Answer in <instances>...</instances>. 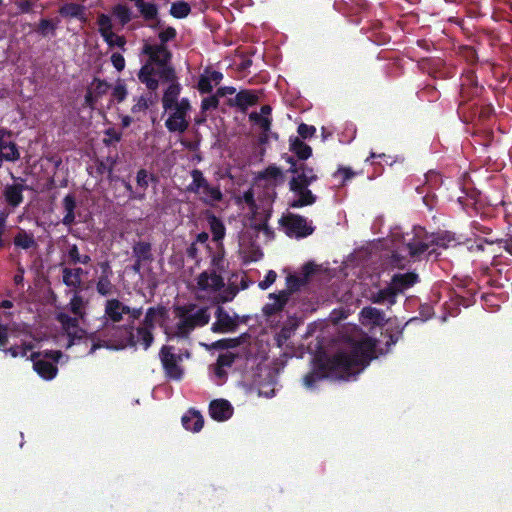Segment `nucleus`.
Here are the masks:
<instances>
[{"instance_id": "obj_1", "label": "nucleus", "mask_w": 512, "mask_h": 512, "mask_svg": "<svg viewBox=\"0 0 512 512\" xmlns=\"http://www.w3.org/2000/svg\"><path fill=\"white\" fill-rule=\"evenodd\" d=\"M375 342L365 338L356 342L349 351H338L331 356H317L312 361L310 372L302 377V385L315 390L317 383L325 379L348 380L359 373L373 358Z\"/></svg>"}, {"instance_id": "obj_2", "label": "nucleus", "mask_w": 512, "mask_h": 512, "mask_svg": "<svg viewBox=\"0 0 512 512\" xmlns=\"http://www.w3.org/2000/svg\"><path fill=\"white\" fill-rule=\"evenodd\" d=\"M177 32L172 26H167L158 32L157 44L146 42L142 46L141 54L147 57L146 62L138 71V80L140 83L145 84L149 88H155L156 82L150 77L154 74V67L173 66L170 62L173 59V53L167 47L169 41L176 39Z\"/></svg>"}, {"instance_id": "obj_3", "label": "nucleus", "mask_w": 512, "mask_h": 512, "mask_svg": "<svg viewBox=\"0 0 512 512\" xmlns=\"http://www.w3.org/2000/svg\"><path fill=\"white\" fill-rule=\"evenodd\" d=\"M99 332L101 337L108 338V341H103L105 343L104 346L107 348L126 349L134 348L137 345L135 325L132 322L124 325L103 322L102 329ZM101 347H103V344L92 343L89 354H93L94 351Z\"/></svg>"}, {"instance_id": "obj_4", "label": "nucleus", "mask_w": 512, "mask_h": 512, "mask_svg": "<svg viewBox=\"0 0 512 512\" xmlns=\"http://www.w3.org/2000/svg\"><path fill=\"white\" fill-rule=\"evenodd\" d=\"M432 245L445 248V237L429 235L424 228H414L412 233L403 236V251L414 262L421 260L426 253H434V250H429Z\"/></svg>"}, {"instance_id": "obj_5", "label": "nucleus", "mask_w": 512, "mask_h": 512, "mask_svg": "<svg viewBox=\"0 0 512 512\" xmlns=\"http://www.w3.org/2000/svg\"><path fill=\"white\" fill-rule=\"evenodd\" d=\"M174 313L178 319L176 334L182 338L187 337L196 328L204 327L211 320L208 307L204 306L197 309V305L193 303L175 305Z\"/></svg>"}, {"instance_id": "obj_6", "label": "nucleus", "mask_w": 512, "mask_h": 512, "mask_svg": "<svg viewBox=\"0 0 512 512\" xmlns=\"http://www.w3.org/2000/svg\"><path fill=\"white\" fill-rule=\"evenodd\" d=\"M156 82L155 88H149L148 91L156 92L159 86V81L168 83V86L163 94L162 104L165 111L172 110L176 105L181 91V86L178 82L177 74L174 66H156L154 67V74L150 76Z\"/></svg>"}, {"instance_id": "obj_7", "label": "nucleus", "mask_w": 512, "mask_h": 512, "mask_svg": "<svg viewBox=\"0 0 512 512\" xmlns=\"http://www.w3.org/2000/svg\"><path fill=\"white\" fill-rule=\"evenodd\" d=\"M191 177L192 182L186 187V190L200 196L202 203L214 206L223 200L221 188L209 184L201 169L194 168L191 171Z\"/></svg>"}, {"instance_id": "obj_8", "label": "nucleus", "mask_w": 512, "mask_h": 512, "mask_svg": "<svg viewBox=\"0 0 512 512\" xmlns=\"http://www.w3.org/2000/svg\"><path fill=\"white\" fill-rule=\"evenodd\" d=\"M174 350L173 346L164 345L159 350V360L163 366L166 378L180 381L184 377V368L180 364L183 361V356L175 354Z\"/></svg>"}, {"instance_id": "obj_9", "label": "nucleus", "mask_w": 512, "mask_h": 512, "mask_svg": "<svg viewBox=\"0 0 512 512\" xmlns=\"http://www.w3.org/2000/svg\"><path fill=\"white\" fill-rule=\"evenodd\" d=\"M279 224L288 237H308L315 231V228L305 217L294 213L283 215Z\"/></svg>"}, {"instance_id": "obj_10", "label": "nucleus", "mask_w": 512, "mask_h": 512, "mask_svg": "<svg viewBox=\"0 0 512 512\" xmlns=\"http://www.w3.org/2000/svg\"><path fill=\"white\" fill-rule=\"evenodd\" d=\"M216 321L213 322L211 330L214 333L234 332L239 327L240 316L238 313L230 315L222 305H217L214 313Z\"/></svg>"}, {"instance_id": "obj_11", "label": "nucleus", "mask_w": 512, "mask_h": 512, "mask_svg": "<svg viewBox=\"0 0 512 512\" xmlns=\"http://www.w3.org/2000/svg\"><path fill=\"white\" fill-rule=\"evenodd\" d=\"M310 185H303L297 182V180L289 181V189L291 192L296 194L297 198L289 202L290 208H302L305 206L313 205L317 201V196L312 194L308 188Z\"/></svg>"}, {"instance_id": "obj_12", "label": "nucleus", "mask_w": 512, "mask_h": 512, "mask_svg": "<svg viewBox=\"0 0 512 512\" xmlns=\"http://www.w3.org/2000/svg\"><path fill=\"white\" fill-rule=\"evenodd\" d=\"M197 289L206 292H218L224 289L225 283L222 273L204 270L196 278Z\"/></svg>"}, {"instance_id": "obj_13", "label": "nucleus", "mask_w": 512, "mask_h": 512, "mask_svg": "<svg viewBox=\"0 0 512 512\" xmlns=\"http://www.w3.org/2000/svg\"><path fill=\"white\" fill-rule=\"evenodd\" d=\"M287 161L290 164L288 172L294 175L290 180H297L298 183L303 185H311L317 181L318 176L312 167H309L305 163L298 164L297 160L291 156H288Z\"/></svg>"}, {"instance_id": "obj_14", "label": "nucleus", "mask_w": 512, "mask_h": 512, "mask_svg": "<svg viewBox=\"0 0 512 512\" xmlns=\"http://www.w3.org/2000/svg\"><path fill=\"white\" fill-rule=\"evenodd\" d=\"M26 186L23 183L6 184L3 187L2 197L6 205V210L15 211L24 201V191Z\"/></svg>"}, {"instance_id": "obj_15", "label": "nucleus", "mask_w": 512, "mask_h": 512, "mask_svg": "<svg viewBox=\"0 0 512 512\" xmlns=\"http://www.w3.org/2000/svg\"><path fill=\"white\" fill-rule=\"evenodd\" d=\"M126 312H128V305L117 298H111L105 303L103 318H105V323H119Z\"/></svg>"}, {"instance_id": "obj_16", "label": "nucleus", "mask_w": 512, "mask_h": 512, "mask_svg": "<svg viewBox=\"0 0 512 512\" xmlns=\"http://www.w3.org/2000/svg\"><path fill=\"white\" fill-rule=\"evenodd\" d=\"M418 281V274L414 271H408L405 273H395L388 285L393 288L397 295H400L405 290L411 289Z\"/></svg>"}, {"instance_id": "obj_17", "label": "nucleus", "mask_w": 512, "mask_h": 512, "mask_svg": "<svg viewBox=\"0 0 512 512\" xmlns=\"http://www.w3.org/2000/svg\"><path fill=\"white\" fill-rule=\"evenodd\" d=\"M210 416L218 422L229 420L233 415V406L223 398L214 399L208 406Z\"/></svg>"}, {"instance_id": "obj_18", "label": "nucleus", "mask_w": 512, "mask_h": 512, "mask_svg": "<svg viewBox=\"0 0 512 512\" xmlns=\"http://www.w3.org/2000/svg\"><path fill=\"white\" fill-rule=\"evenodd\" d=\"M173 113L165 121V127L170 133H184L188 126L187 113L173 109Z\"/></svg>"}, {"instance_id": "obj_19", "label": "nucleus", "mask_w": 512, "mask_h": 512, "mask_svg": "<svg viewBox=\"0 0 512 512\" xmlns=\"http://www.w3.org/2000/svg\"><path fill=\"white\" fill-rule=\"evenodd\" d=\"M397 296L393 288L387 285L384 288L370 291L368 299L377 305H393L396 303Z\"/></svg>"}, {"instance_id": "obj_20", "label": "nucleus", "mask_w": 512, "mask_h": 512, "mask_svg": "<svg viewBox=\"0 0 512 512\" xmlns=\"http://www.w3.org/2000/svg\"><path fill=\"white\" fill-rule=\"evenodd\" d=\"M62 272V283L72 290H80L82 286V276L85 271L80 268L64 267Z\"/></svg>"}, {"instance_id": "obj_21", "label": "nucleus", "mask_w": 512, "mask_h": 512, "mask_svg": "<svg viewBox=\"0 0 512 512\" xmlns=\"http://www.w3.org/2000/svg\"><path fill=\"white\" fill-rule=\"evenodd\" d=\"M59 14L63 18L77 19L81 23L87 22V15L85 14V6L78 3H64L59 7Z\"/></svg>"}, {"instance_id": "obj_22", "label": "nucleus", "mask_w": 512, "mask_h": 512, "mask_svg": "<svg viewBox=\"0 0 512 512\" xmlns=\"http://www.w3.org/2000/svg\"><path fill=\"white\" fill-rule=\"evenodd\" d=\"M182 424L187 431L197 433L202 430L204 419L200 412L190 409L182 417Z\"/></svg>"}, {"instance_id": "obj_23", "label": "nucleus", "mask_w": 512, "mask_h": 512, "mask_svg": "<svg viewBox=\"0 0 512 512\" xmlns=\"http://www.w3.org/2000/svg\"><path fill=\"white\" fill-rule=\"evenodd\" d=\"M274 301L263 305L262 313L267 317H271L279 313L285 305L288 303V293H279L278 295L271 293L269 295Z\"/></svg>"}, {"instance_id": "obj_24", "label": "nucleus", "mask_w": 512, "mask_h": 512, "mask_svg": "<svg viewBox=\"0 0 512 512\" xmlns=\"http://www.w3.org/2000/svg\"><path fill=\"white\" fill-rule=\"evenodd\" d=\"M62 208L64 216L62 218V224L67 227H71L75 223V209L77 208V200L74 194H68L64 196L62 200Z\"/></svg>"}, {"instance_id": "obj_25", "label": "nucleus", "mask_w": 512, "mask_h": 512, "mask_svg": "<svg viewBox=\"0 0 512 512\" xmlns=\"http://www.w3.org/2000/svg\"><path fill=\"white\" fill-rule=\"evenodd\" d=\"M13 245L15 246V248L22 249L25 251L31 249L35 250L37 248V243L33 233L28 232L24 229H20L17 231V233L13 237Z\"/></svg>"}, {"instance_id": "obj_26", "label": "nucleus", "mask_w": 512, "mask_h": 512, "mask_svg": "<svg viewBox=\"0 0 512 512\" xmlns=\"http://www.w3.org/2000/svg\"><path fill=\"white\" fill-rule=\"evenodd\" d=\"M34 371L38 372V374L44 380H52L57 373V367L55 363H52L46 359H36L33 362Z\"/></svg>"}, {"instance_id": "obj_27", "label": "nucleus", "mask_w": 512, "mask_h": 512, "mask_svg": "<svg viewBox=\"0 0 512 512\" xmlns=\"http://www.w3.org/2000/svg\"><path fill=\"white\" fill-rule=\"evenodd\" d=\"M60 19L59 18H42L39 23L36 24L34 29L35 33L46 38L55 36L56 30L59 27Z\"/></svg>"}, {"instance_id": "obj_28", "label": "nucleus", "mask_w": 512, "mask_h": 512, "mask_svg": "<svg viewBox=\"0 0 512 512\" xmlns=\"http://www.w3.org/2000/svg\"><path fill=\"white\" fill-rule=\"evenodd\" d=\"M208 227H210L213 241L214 242H222L225 237L226 228L224 226L223 221L215 216L213 213H210L206 217Z\"/></svg>"}, {"instance_id": "obj_29", "label": "nucleus", "mask_w": 512, "mask_h": 512, "mask_svg": "<svg viewBox=\"0 0 512 512\" xmlns=\"http://www.w3.org/2000/svg\"><path fill=\"white\" fill-rule=\"evenodd\" d=\"M290 151L296 154L299 161H306L312 154L311 147L299 137L290 138Z\"/></svg>"}, {"instance_id": "obj_30", "label": "nucleus", "mask_w": 512, "mask_h": 512, "mask_svg": "<svg viewBox=\"0 0 512 512\" xmlns=\"http://www.w3.org/2000/svg\"><path fill=\"white\" fill-rule=\"evenodd\" d=\"M157 176L153 173H149L146 168H140L136 174V184L138 192H142L146 195L147 189L150 183H157Z\"/></svg>"}, {"instance_id": "obj_31", "label": "nucleus", "mask_w": 512, "mask_h": 512, "mask_svg": "<svg viewBox=\"0 0 512 512\" xmlns=\"http://www.w3.org/2000/svg\"><path fill=\"white\" fill-rule=\"evenodd\" d=\"M259 98L249 90H242L236 93L234 99V105L237 106L242 111H245L247 108L253 106Z\"/></svg>"}, {"instance_id": "obj_32", "label": "nucleus", "mask_w": 512, "mask_h": 512, "mask_svg": "<svg viewBox=\"0 0 512 512\" xmlns=\"http://www.w3.org/2000/svg\"><path fill=\"white\" fill-rule=\"evenodd\" d=\"M132 255H134L137 260L152 262L153 253L151 252V244L145 241H138L132 246Z\"/></svg>"}, {"instance_id": "obj_33", "label": "nucleus", "mask_w": 512, "mask_h": 512, "mask_svg": "<svg viewBox=\"0 0 512 512\" xmlns=\"http://www.w3.org/2000/svg\"><path fill=\"white\" fill-rule=\"evenodd\" d=\"M136 7L138 8L140 15L142 16V18H144L146 22L153 21L158 16V6L154 3H148L143 0H138Z\"/></svg>"}, {"instance_id": "obj_34", "label": "nucleus", "mask_w": 512, "mask_h": 512, "mask_svg": "<svg viewBox=\"0 0 512 512\" xmlns=\"http://www.w3.org/2000/svg\"><path fill=\"white\" fill-rule=\"evenodd\" d=\"M97 25L99 27L98 31L105 42H109L112 33V22L111 18L108 14H100L97 17Z\"/></svg>"}, {"instance_id": "obj_35", "label": "nucleus", "mask_w": 512, "mask_h": 512, "mask_svg": "<svg viewBox=\"0 0 512 512\" xmlns=\"http://www.w3.org/2000/svg\"><path fill=\"white\" fill-rule=\"evenodd\" d=\"M118 163V155H108L104 160H98L97 172L102 175L108 173L109 179H111L113 171L115 170Z\"/></svg>"}, {"instance_id": "obj_36", "label": "nucleus", "mask_w": 512, "mask_h": 512, "mask_svg": "<svg viewBox=\"0 0 512 512\" xmlns=\"http://www.w3.org/2000/svg\"><path fill=\"white\" fill-rule=\"evenodd\" d=\"M153 330V328L145 326H139L137 329H135L137 333V343H140L142 348L145 350L149 349L154 342Z\"/></svg>"}, {"instance_id": "obj_37", "label": "nucleus", "mask_w": 512, "mask_h": 512, "mask_svg": "<svg viewBox=\"0 0 512 512\" xmlns=\"http://www.w3.org/2000/svg\"><path fill=\"white\" fill-rule=\"evenodd\" d=\"M229 267V262L224 258L223 244H220V250L212 254L211 270L218 273H223Z\"/></svg>"}, {"instance_id": "obj_38", "label": "nucleus", "mask_w": 512, "mask_h": 512, "mask_svg": "<svg viewBox=\"0 0 512 512\" xmlns=\"http://www.w3.org/2000/svg\"><path fill=\"white\" fill-rule=\"evenodd\" d=\"M165 313H166L165 307L162 305H158L157 307H149L146 311L144 320H142L141 326L155 329L156 317L164 316Z\"/></svg>"}, {"instance_id": "obj_39", "label": "nucleus", "mask_w": 512, "mask_h": 512, "mask_svg": "<svg viewBox=\"0 0 512 512\" xmlns=\"http://www.w3.org/2000/svg\"><path fill=\"white\" fill-rule=\"evenodd\" d=\"M238 292L239 289L236 288L235 286L223 288L221 291H218V293L213 297V304L222 305L231 302Z\"/></svg>"}, {"instance_id": "obj_40", "label": "nucleus", "mask_w": 512, "mask_h": 512, "mask_svg": "<svg viewBox=\"0 0 512 512\" xmlns=\"http://www.w3.org/2000/svg\"><path fill=\"white\" fill-rule=\"evenodd\" d=\"M72 291H73V296L70 299L69 310L75 316H77L79 318H83V316L85 314L83 297L80 295V290H72Z\"/></svg>"}, {"instance_id": "obj_41", "label": "nucleus", "mask_w": 512, "mask_h": 512, "mask_svg": "<svg viewBox=\"0 0 512 512\" xmlns=\"http://www.w3.org/2000/svg\"><path fill=\"white\" fill-rule=\"evenodd\" d=\"M191 13V6L184 0H177L170 6L169 14L176 19H183Z\"/></svg>"}, {"instance_id": "obj_42", "label": "nucleus", "mask_w": 512, "mask_h": 512, "mask_svg": "<svg viewBox=\"0 0 512 512\" xmlns=\"http://www.w3.org/2000/svg\"><path fill=\"white\" fill-rule=\"evenodd\" d=\"M111 13L116 17L120 25L125 26L132 19V13L128 6L124 4H117L112 7Z\"/></svg>"}, {"instance_id": "obj_43", "label": "nucleus", "mask_w": 512, "mask_h": 512, "mask_svg": "<svg viewBox=\"0 0 512 512\" xmlns=\"http://www.w3.org/2000/svg\"><path fill=\"white\" fill-rule=\"evenodd\" d=\"M306 283V278H302L294 274H289L286 278L287 289L280 291V293H288L289 298L292 293L297 292L302 286H305Z\"/></svg>"}, {"instance_id": "obj_44", "label": "nucleus", "mask_w": 512, "mask_h": 512, "mask_svg": "<svg viewBox=\"0 0 512 512\" xmlns=\"http://www.w3.org/2000/svg\"><path fill=\"white\" fill-rule=\"evenodd\" d=\"M111 277H112V275H100L99 276L97 283H96V289L100 296L107 297L115 289V286L111 282Z\"/></svg>"}, {"instance_id": "obj_45", "label": "nucleus", "mask_w": 512, "mask_h": 512, "mask_svg": "<svg viewBox=\"0 0 512 512\" xmlns=\"http://www.w3.org/2000/svg\"><path fill=\"white\" fill-rule=\"evenodd\" d=\"M360 315H362L365 320L375 325H378L384 321V312L375 307H364L362 312H360Z\"/></svg>"}, {"instance_id": "obj_46", "label": "nucleus", "mask_w": 512, "mask_h": 512, "mask_svg": "<svg viewBox=\"0 0 512 512\" xmlns=\"http://www.w3.org/2000/svg\"><path fill=\"white\" fill-rule=\"evenodd\" d=\"M56 320L61 323L64 331H71L79 328L78 317H71L69 314L60 312L56 315Z\"/></svg>"}, {"instance_id": "obj_47", "label": "nucleus", "mask_w": 512, "mask_h": 512, "mask_svg": "<svg viewBox=\"0 0 512 512\" xmlns=\"http://www.w3.org/2000/svg\"><path fill=\"white\" fill-rule=\"evenodd\" d=\"M246 334H243L242 336L238 338H222L216 340L212 344L213 349H234L237 348L242 344V339Z\"/></svg>"}, {"instance_id": "obj_48", "label": "nucleus", "mask_w": 512, "mask_h": 512, "mask_svg": "<svg viewBox=\"0 0 512 512\" xmlns=\"http://www.w3.org/2000/svg\"><path fill=\"white\" fill-rule=\"evenodd\" d=\"M67 332L69 342H68V348H70L73 345H76L80 343L81 341L88 343V337L87 333L84 329H81L80 327L74 330L65 331Z\"/></svg>"}, {"instance_id": "obj_49", "label": "nucleus", "mask_w": 512, "mask_h": 512, "mask_svg": "<svg viewBox=\"0 0 512 512\" xmlns=\"http://www.w3.org/2000/svg\"><path fill=\"white\" fill-rule=\"evenodd\" d=\"M250 120L260 126L264 133H267L271 129L272 119L269 116H262L259 113L252 112L249 116Z\"/></svg>"}, {"instance_id": "obj_50", "label": "nucleus", "mask_w": 512, "mask_h": 512, "mask_svg": "<svg viewBox=\"0 0 512 512\" xmlns=\"http://www.w3.org/2000/svg\"><path fill=\"white\" fill-rule=\"evenodd\" d=\"M127 95H128V91H127L126 83L123 80L119 79L116 82L114 89H112V92H111L112 99L118 103H121L126 100Z\"/></svg>"}, {"instance_id": "obj_51", "label": "nucleus", "mask_w": 512, "mask_h": 512, "mask_svg": "<svg viewBox=\"0 0 512 512\" xmlns=\"http://www.w3.org/2000/svg\"><path fill=\"white\" fill-rule=\"evenodd\" d=\"M356 172L348 167H339L335 173L332 174L334 178H340V185L345 186L347 181L354 178Z\"/></svg>"}, {"instance_id": "obj_52", "label": "nucleus", "mask_w": 512, "mask_h": 512, "mask_svg": "<svg viewBox=\"0 0 512 512\" xmlns=\"http://www.w3.org/2000/svg\"><path fill=\"white\" fill-rule=\"evenodd\" d=\"M121 184H122V186H124L126 188V190L128 192L129 200H137V201L145 200V194L142 193V192H138L137 188L136 189L132 188V186L129 183V181H127L126 179L122 178L121 179Z\"/></svg>"}, {"instance_id": "obj_53", "label": "nucleus", "mask_w": 512, "mask_h": 512, "mask_svg": "<svg viewBox=\"0 0 512 512\" xmlns=\"http://www.w3.org/2000/svg\"><path fill=\"white\" fill-rule=\"evenodd\" d=\"M92 85H93L92 93L94 95H97V97H99V98L108 92L109 84L105 80H101L99 78H94Z\"/></svg>"}, {"instance_id": "obj_54", "label": "nucleus", "mask_w": 512, "mask_h": 512, "mask_svg": "<svg viewBox=\"0 0 512 512\" xmlns=\"http://www.w3.org/2000/svg\"><path fill=\"white\" fill-rule=\"evenodd\" d=\"M261 179H278L282 177V171L279 167L270 165L263 172L259 174Z\"/></svg>"}, {"instance_id": "obj_55", "label": "nucleus", "mask_w": 512, "mask_h": 512, "mask_svg": "<svg viewBox=\"0 0 512 512\" xmlns=\"http://www.w3.org/2000/svg\"><path fill=\"white\" fill-rule=\"evenodd\" d=\"M109 48L118 47L122 51L126 50L127 40L125 36L117 35L116 33H112V36L109 42H106Z\"/></svg>"}, {"instance_id": "obj_56", "label": "nucleus", "mask_w": 512, "mask_h": 512, "mask_svg": "<svg viewBox=\"0 0 512 512\" xmlns=\"http://www.w3.org/2000/svg\"><path fill=\"white\" fill-rule=\"evenodd\" d=\"M489 244H497L508 254L512 255V235H508L506 238H497L491 241H487Z\"/></svg>"}, {"instance_id": "obj_57", "label": "nucleus", "mask_w": 512, "mask_h": 512, "mask_svg": "<svg viewBox=\"0 0 512 512\" xmlns=\"http://www.w3.org/2000/svg\"><path fill=\"white\" fill-rule=\"evenodd\" d=\"M236 355L231 352H226L217 357L216 365L222 367H231L234 364Z\"/></svg>"}, {"instance_id": "obj_58", "label": "nucleus", "mask_w": 512, "mask_h": 512, "mask_svg": "<svg viewBox=\"0 0 512 512\" xmlns=\"http://www.w3.org/2000/svg\"><path fill=\"white\" fill-rule=\"evenodd\" d=\"M218 104L219 100L215 94L204 98L201 103L202 113L206 112L207 110L217 109Z\"/></svg>"}, {"instance_id": "obj_59", "label": "nucleus", "mask_w": 512, "mask_h": 512, "mask_svg": "<svg viewBox=\"0 0 512 512\" xmlns=\"http://www.w3.org/2000/svg\"><path fill=\"white\" fill-rule=\"evenodd\" d=\"M197 90L201 94L212 93L213 85L212 82L206 78V75H201L200 80L197 83Z\"/></svg>"}, {"instance_id": "obj_60", "label": "nucleus", "mask_w": 512, "mask_h": 512, "mask_svg": "<svg viewBox=\"0 0 512 512\" xmlns=\"http://www.w3.org/2000/svg\"><path fill=\"white\" fill-rule=\"evenodd\" d=\"M297 131H298V135L302 139H309V138L313 137L316 134V127L307 125L305 123H301L298 126Z\"/></svg>"}, {"instance_id": "obj_61", "label": "nucleus", "mask_w": 512, "mask_h": 512, "mask_svg": "<svg viewBox=\"0 0 512 512\" xmlns=\"http://www.w3.org/2000/svg\"><path fill=\"white\" fill-rule=\"evenodd\" d=\"M80 255L78 245L70 244L67 252L68 263L71 265H77Z\"/></svg>"}, {"instance_id": "obj_62", "label": "nucleus", "mask_w": 512, "mask_h": 512, "mask_svg": "<svg viewBox=\"0 0 512 512\" xmlns=\"http://www.w3.org/2000/svg\"><path fill=\"white\" fill-rule=\"evenodd\" d=\"M105 134L109 138L103 139V144L110 146L112 143H118L121 140V133L117 132L115 128H108Z\"/></svg>"}, {"instance_id": "obj_63", "label": "nucleus", "mask_w": 512, "mask_h": 512, "mask_svg": "<svg viewBox=\"0 0 512 512\" xmlns=\"http://www.w3.org/2000/svg\"><path fill=\"white\" fill-rule=\"evenodd\" d=\"M242 199L246 205H248L251 212L256 213L257 204L254 199V193L252 189L246 190L243 193Z\"/></svg>"}, {"instance_id": "obj_64", "label": "nucleus", "mask_w": 512, "mask_h": 512, "mask_svg": "<svg viewBox=\"0 0 512 512\" xmlns=\"http://www.w3.org/2000/svg\"><path fill=\"white\" fill-rule=\"evenodd\" d=\"M135 104L131 107V113L134 115H137L138 113L145 112L149 109V106L147 105V100L144 98H141L140 96L135 98Z\"/></svg>"}]
</instances>
